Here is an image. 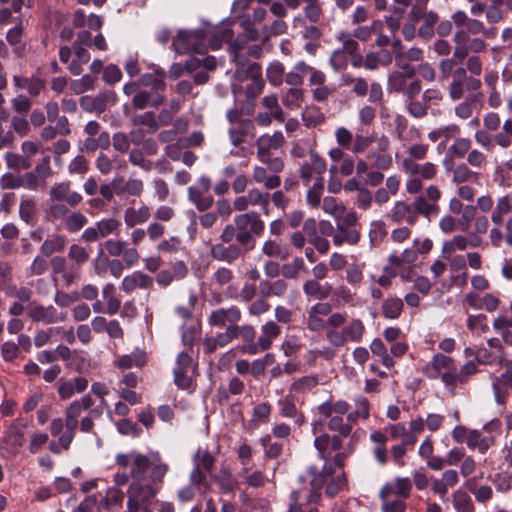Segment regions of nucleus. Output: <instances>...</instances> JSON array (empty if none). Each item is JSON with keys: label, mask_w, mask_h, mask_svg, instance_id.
Segmentation results:
<instances>
[{"label": "nucleus", "mask_w": 512, "mask_h": 512, "mask_svg": "<svg viewBox=\"0 0 512 512\" xmlns=\"http://www.w3.org/2000/svg\"><path fill=\"white\" fill-rule=\"evenodd\" d=\"M115 463L130 468L132 482L127 490V508L140 510L143 506H151L169 470L159 453L142 454L132 450L117 454Z\"/></svg>", "instance_id": "1"}, {"label": "nucleus", "mask_w": 512, "mask_h": 512, "mask_svg": "<svg viewBox=\"0 0 512 512\" xmlns=\"http://www.w3.org/2000/svg\"><path fill=\"white\" fill-rule=\"evenodd\" d=\"M314 446L319 458L325 461L323 469L318 472L316 468H310L312 475L311 486L314 489H322L326 484V494L330 497L336 495L346 483L342 471L349 451H340L343 448V440L339 435L322 433L314 439Z\"/></svg>", "instance_id": "2"}, {"label": "nucleus", "mask_w": 512, "mask_h": 512, "mask_svg": "<svg viewBox=\"0 0 512 512\" xmlns=\"http://www.w3.org/2000/svg\"><path fill=\"white\" fill-rule=\"evenodd\" d=\"M265 230V224L256 212L242 213L234 218V225L228 224L223 229L220 239L222 243L232 244L236 239L239 246L246 251L253 250L256 244L254 236H260Z\"/></svg>", "instance_id": "3"}, {"label": "nucleus", "mask_w": 512, "mask_h": 512, "mask_svg": "<svg viewBox=\"0 0 512 512\" xmlns=\"http://www.w3.org/2000/svg\"><path fill=\"white\" fill-rule=\"evenodd\" d=\"M94 404L90 395H85L80 399L74 400L66 407L65 415V431L60 435V442L64 446L65 451L70 448V445L75 437L76 429L79 425V418L82 414L89 410Z\"/></svg>", "instance_id": "4"}, {"label": "nucleus", "mask_w": 512, "mask_h": 512, "mask_svg": "<svg viewBox=\"0 0 512 512\" xmlns=\"http://www.w3.org/2000/svg\"><path fill=\"white\" fill-rule=\"evenodd\" d=\"M428 146L423 144H414L409 148V156L404 158L401 163L402 170L409 176L419 175L423 179L432 180L437 175V166L432 162L423 164L417 163L426 157Z\"/></svg>", "instance_id": "5"}, {"label": "nucleus", "mask_w": 512, "mask_h": 512, "mask_svg": "<svg viewBox=\"0 0 512 512\" xmlns=\"http://www.w3.org/2000/svg\"><path fill=\"white\" fill-rule=\"evenodd\" d=\"M244 50V40L241 37H238L230 45L232 58L237 64L232 82V90L235 95L242 92L244 90L243 84L245 82H249L252 78V70H254V66H260L257 63H245L243 61V56L245 54Z\"/></svg>", "instance_id": "6"}, {"label": "nucleus", "mask_w": 512, "mask_h": 512, "mask_svg": "<svg viewBox=\"0 0 512 512\" xmlns=\"http://www.w3.org/2000/svg\"><path fill=\"white\" fill-rule=\"evenodd\" d=\"M442 193L436 185H430L425 189V193L418 195L411 203L416 217L419 215L425 218L437 215L440 207L437 202L441 199Z\"/></svg>", "instance_id": "7"}, {"label": "nucleus", "mask_w": 512, "mask_h": 512, "mask_svg": "<svg viewBox=\"0 0 512 512\" xmlns=\"http://www.w3.org/2000/svg\"><path fill=\"white\" fill-rule=\"evenodd\" d=\"M173 374L174 382L179 388L190 392L194 390L195 366L192 357L188 353L181 352L178 354Z\"/></svg>", "instance_id": "8"}, {"label": "nucleus", "mask_w": 512, "mask_h": 512, "mask_svg": "<svg viewBox=\"0 0 512 512\" xmlns=\"http://www.w3.org/2000/svg\"><path fill=\"white\" fill-rule=\"evenodd\" d=\"M204 39L205 33L202 30L180 31L173 40V46L179 54L187 52L202 54L207 51Z\"/></svg>", "instance_id": "9"}, {"label": "nucleus", "mask_w": 512, "mask_h": 512, "mask_svg": "<svg viewBox=\"0 0 512 512\" xmlns=\"http://www.w3.org/2000/svg\"><path fill=\"white\" fill-rule=\"evenodd\" d=\"M453 41L455 43L454 57L460 60L466 58L469 53H481L487 48V43L483 38H471L463 29L454 33Z\"/></svg>", "instance_id": "10"}, {"label": "nucleus", "mask_w": 512, "mask_h": 512, "mask_svg": "<svg viewBox=\"0 0 512 512\" xmlns=\"http://www.w3.org/2000/svg\"><path fill=\"white\" fill-rule=\"evenodd\" d=\"M27 315L32 322H41L46 325L64 322L67 319L66 312H58L53 305L45 306L36 302L28 305Z\"/></svg>", "instance_id": "11"}, {"label": "nucleus", "mask_w": 512, "mask_h": 512, "mask_svg": "<svg viewBox=\"0 0 512 512\" xmlns=\"http://www.w3.org/2000/svg\"><path fill=\"white\" fill-rule=\"evenodd\" d=\"M270 193L262 192L258 188L250 189L246 195L235 198L233 207L236 211L243 212L250 206H260L265 215H269Z\"/></svg>", "instance_id": "12"}, {"label": "nucleus", "mask_w": 512, "mask_h": 512, "mask_svg": "<svg viewBox=\"0 0 512 512\" xmlns=\"http://www.w3.org/2000/svg\"><path fill=\"white\" fill-rule=\"evenodd\" d=\"M264 111L257 115V123L260 126H269L275 119L279 124L284 122V113L278 103V97L275 94L265 96L261 101Z\"/></svg>", "instance_id": "13"}, {"label": "nucleus", "mask_w": 512, "mask_h": 512, "mask_svg": "<svg viewBox=\"0 0 512 512\" xmlns=\"http://www.w3.org/2000/svg\"><path fill=\"white\" fill-rule=\"evenodd\" d=\"M210 188L211 180L208 177H201L196 186L188 188V199L195 204L199 211L208 210L214 203L212 196L205 195Z\"/></svg>", "instance_id": "14"}, {"label": "nucleus", "mask_w": 512, "mask_h": 512, "mask_svg": "<svg viewBox=\"0 0 512 512\" xmlns=\"http://www.w3.org/2000/svg\"><path fill=\"white\" fill-rule=\"evenodd\" d=\"M348 318L345 312H334L327 319L326 340L335 348L344 347L346 342L343 338L340 327L346 323Z\"/></svg>", "instance_id": "15"}, {"label": "nucleus", "mask_w": 512, "mask_h": 512, "mask_svg": "<svg viewBox=\"0 0 512 512\" xmlns=\"http://www.w3.org/2000/svg\"><path fill=\"white\" fill-rule=\"evenodd\" d=\"M52 202H66L70 207H75L82 202V196L76 191H71V183L62 181L52 185L48 192Z\"/></svg>", "instance_id": "16"}, {"label": "nucleus", "mask_w": 512, "mask_h": 512, "mask_svg": "<svg viewBox=\"0 0 512 512\" xmlns=\"http://www.w3.org/2000/svg\"><path fill=\"white\" fill-rule=\"evenodd\" d=\"M52 273L55 275H61V280L66 287H69L81 278V272L78 268H73L71 264L67 263V260L63 256H53L50 260Z\"/></svg>", "instance_id": "17"}, {"label": "nucleus", "mask_w": 512, "mask_h": 512, "mask_svg": "<svg viewBox=\"0 0 512 512\" xmlns=\"http://www.w3.org/2000/svg\"><path fill=\"white\" fill-rule=\"evenodd\" d=\"M321 489H314L311 486V491H293L290 495L291 503L288 512H318L314 507L306 509L307 504L318 502L320 498Z\"/></svg>", "instance_id": "18"}, {"label": "nucleus", "mask_w": 512, "mask_h": 512, "mask_svg": "<svg viewBox=\"0 0 512 512\" xmlns=\"http://www.w3.org/2000/svg\"><path fill=\"white\" fill-rule=\"evenodd\" d=\"M454 369V360L449 356L438 353L434 355L430 363L423 367L422 371L429 379L434 380L441 377L443 381V374L445 372L453 373Z\"/></svg>", "instance_id": "19"}, {"label": "nucleus", "mask_w": 512, "mask_h": 512, "mask_svg": "<svg viewBox=\"0 0 512 512\" xmlns=\"http://www.w3.org/2000/svg\"><path fill=\"white\" fill-rule=\"evenodd\" d=\"M242 312L236 305L228 308H219L211 312L208 323L211 326L224 327L226 325H237L241 320Z\"/></svg>", "instance_id": "20"}, {"label": "nucleus", "mask_w": 512, "mask_h": 512, "mask_svg": "<svg viewBox=\"0 0 512 512\" xmlns=\"http://www.w3.org/2000/svg\"><path fill=\"white\" fill-rule=\"evenodd\" d=\"M412 491V482L406 477H397L393 482H388L382 486L379 496H388L396 499H407Z\"/></svg>", "instance_id": "21"}, {"label": "nucleus", "mask_w": 512, "mask_h": 512, "mask_svg": "<svg viewBox=\"0 0 512 512\" xmlns=\"http://www.w3.org/2000/svg\"><path fill=\"white\" fill-rule=\"evenodd\" d=\"M115 101V94L113 92L99 93L96 96H83L80 98V106L84 111L90 113L103 112L108 104Z\"/></svg>", "instance_id": "22"}, {"label": "nucleus", "mask_w": 512, "mask_h": 512, "mask_svg": "<svg viewBox=\"0 0 512 512\" xmlns=\"http://www.w3.org/2000/svg\"><path fill=\"white\" fill-rule=\"evenodd\" d=\"M154 279L142 271H134L125 276L121 282V289L131 294L136 289L149 290L153 287Z\"/></svg>", "instance_id": "23"}, {"label": "nucleus", "mask_w": 512, "mask_h": 512, "mask_svg": "<svg viewBox=\"0 0 512 512\" xmlns=\"http://www.w3.org/2000/svg\"><path fill=\"white\" fill-rule=\"evenodd\" d=\"M478 372V363L476 360L466 362L459 371L454 369L453 373L445 372L443 374V383L447 386L457 384H466L470 376Z\"/></svg>", "instance_id": "24"}, {"label": "nucleus", "mask_w": 512, "mask_h": 512, "mask_svg": "<svg viewBox=\"0 0 512 512\" xmlns=\"http://www.w3.org/2000/svg\"><path fill=\"white\" fill-rule=\"evenodd\" d=\"M387 217L394 223H400L404 221L409 225H414L418 220L413 210L412 204L406 203L405 201H396Z\"/></svg>", "instance_id": "25"}, {"label": "nucleus", "mask_w": 512, "mask_h": 512, "mask_svg": "<svg viewBox=\"0 0 512 512\" xmlns=\"http://www.w3.org/2000/svg\"><path fill=\"white\" fill-rule=\"evenodd\" d=\"M210 255L215 260L232 263L242 255V250L237 244L225 246L224 243H216L211 245Z\"/></svg>", "instance_id": "26"}, {"label": "nucleus", "mask_w": 512, "mask_h": 512, "mask_svg": "<svg viewBox=\"0 0 512 512\" xmlns=\"http://www.w3.org/2000/svg\"><path fill=\"white\" fill-rule=\"evenodd\" d=\"M343 338L346 342L351 343H360L363 340V337L366 332L365 325L363 321L359 318H352L348 321L346 319V323L340 327Z\"/></svg>", "instance_id": "27"}, {"label": "nucleus", "mask_w": 512, "mask_h": 512, "mask_svg": "<svg viewBox=\"0 0 512 512\" xmlns=\"http://www.w3.org/2000/svg\"><path fill=\"white\" fill-rule=\"evenodd\" d=\"M88 387V380L85 377H76L70 380H59L58 394L62 400L71 398L75 392L82 393Z\"/></svg>", "instance_id": "28"}, {"label": "nucleus", "mask_w": 512, "mask_h": 512, "mask_svg": "<svg viewBox=\"0 0 512 512\" xmlns=\"http://www.w3.org/2000/svg\"><path fill=\"white\" fill-rule=\"evenodd\" d=\"M144 184L140 179H128L124 177L114 178L115 194L118 196L129 195L139 197L143 192Z\"/></svg>", "instance_id": "29"}, {"label": "nucleus", "mask_w": 512, "mask_h": 512, "mask_svg": "<svg viewBox=\"0 0 512 512\" xmlns=\"http://www.w3.org/2000/svg\"><path fill=\"white\" fill-rule=\"evenodd\" d=\"M452 22L457 27H466L465 32H468V35H478L484 32V23L480 20L469 18L466 12L462 10L455 11L451 15Z\"/></svg>", "instance_id": "30"}, {"label": "nucleus", "mask_w": 512, "mask_h": 512, "mask_svg": "<svg viewBox=\"0 0 512 512\" xmlns=\"http://www.w3.org/2000/svg\"><path fill=\"white\" fill-rule=\"evenodd\" d=\"M284 143V136L280 131H275L272 135H262L257 140V157L271 154V150L279 149Z\"/></svg>", "instance_id": "31"}, {"label": "nucleus", "mask_w": 512, "mask_h": 512, "mask_svg": "<svg viewBox=\"0 0 512 512\" xmlns=\"http://www.w3.org/2000/svg\"><path fill=\"white\" fill-rule=\"evenodd\" d=\"M398 66L404 70V72H393L388 78V89L395 92H403L406 87L407 79L412 78L415 74V69L412 66L398 63Z\"/></svg>", "instance_id": "32"}, {"label": "nucleus", "mask_w": 512, "mask_h": 512, "mask_svg": "<svg viewBox=\"0 0 512 512\" xmlns=\"http://www.w3.org/2000/svg\"><path fill=\"white\" fill-rule=\"evenodd\" d=\"M326 170L325 161L317 153H311L309 161L304 162L299 170L302 180L309 182L314 173L321 175Z\"/></svg>", "instance_id": "33"}, {"label": "nucleus", "mask_w": 512, "mask_h": 512, "mask_svg": "<svg viewBox=\"0 0 512 512\" xmlns=\"http://www.w3.org/2000/svg\"><path fill=\"white\" fill-rule=\"evenodd\" d=\"M150 216V209L147 205H142L139 208L127 207L124 211V222L127 227L134 228L147 222Z\"/></svg>", "instance_id": "34"}, {"label": "nucleus", "mask_w": 512, "mask_h": 512, "mask_svg": "<svg viewBox=\"0 0 512 512\" xmlns=\"http://www.w3.org/2000/svg\"><path fill=\"white\" fill-rule=\"evenodd\" d=\"M26 428L27 424H13L9 427V429L6 432L4 441L6 444L12 447L14 454L18 453L19 448L23 446L26 440Z\"/></svg>", "instance_id": "35"}, {"label": "nucleus", "mask_w": 512, "mask_h": 512, "mask_svg": "<svg viewBox=\"0 0 512 512\" xmlns=\"http://www.w3.org/2000/svg\"><path fill=\"white\" fill-rule=\"evenodd\" d=\"M495 444V437L484 436L479 430H470L467 446L470 449L478 450L481 454L486 453Z\"/></svg>", "instance_id": "36"}, {"label": "nucleus", "mask_w": 512, "mask_h": 512, "mask_svg": "<svg viewBox=\"0 0 512 512\" xmlns=\"http://www.w3.org/2000/svg\"><path fill=\"white\" fill-rule=\"evenodd\" d=\"M360 241V232L357 229L343 228L336 225L333 234V244L340 247L344 244L356 245Z\"/></svg>", "instance_id": "37"}, {"label": "nucleus", "mask_w": 512, "mask_h": 512, "mask_svg": "<svg viewBox=\"0 0 512 512\" xmlns=\"http://www.w3.org/2000/svg\"><path fill=\"white\" fill-rule=\"evenodd\" d=\"M66 246V237L61 234L49 235L42 243L40 252L43 256L49 257L54 253L62 252Z\"/></svg>", "instance_id": "38"}, {"label": "nucleus", "mask_w": 512, "mask_h": 512, "mask_svg": "<svg viewBox=\"0 0 512 512\" xmlns=\"http://www.w3.org/2000/svg\"><path fill=\"white\" fill-rule=\"evenodd\" d=\"M324 192V178L319 176L306 192V204L310 209H318L322 204Z\"/></svg>", "instance_id": "39"}, {"label": "nucleus", "mask_w": 512, "mask_h": 512, "mask_svg": "<svg viewBox=\"0 0 512 512\" xmlns=\"http://www.w3.org/2000/svg\"><path fill=\"white\" fill-rule=\"evenodd\" d=\"M370 440L376 445L373 450V455L377 462L381 465L387 462V449L386 443L388 438L386 434L380 430L374 431L370 434Z\"/></svg>", "instance_id": "40"}, {"label": "nucleus", "mask_w": 512, "mask_h": 512, "mask_svg": "<svg viewBox=\"0 0 512 512\" xmlns=\"http://www.w3.org/2000/svg\"><path fill=\"white\" fill-rule=\"evenodd\" d=\"M370 416V403L364 396H358L354 400V410L347 414L346 419L356 424L360 419L367 420Z\"/></svg>", "instance_id": "41"}, {"label": "nucleus", "mask_w": 512, "mask_h": 512, "mask_svg": "<svg viewBox=\"0 0 512 512\" xmlns=\"http://www.w3.org/2000/svg\"><path fill=\"white\" fill-rule=\"evenodd\" d=\"M281 333L280 327L274 321H268L261 327L260 340L261 351L269 349L274 339Z\"/></svg>", "instance_id": "42"}, {"label": "nucleus", "mask_w": 512, "mask_h": 512, "mask_svg": "<svg viewBox=\"0 0 512 512\" xmlns=\"http://www.w3.org/2000/svg\"><path fill=\"white\" fill-rule=\"evenodd\" d=\"M317 409L319 414L324 417H330L333 414L342 416L348 414L350 404L345 400L326 401L320 404Z\"/></svg>", "instance_id": "43"}, {"label": "nucleus", "mask_w": 512, "mask_h": 512, "mask_svg": "<svg viewBox=\"0 0 512 512\" xmlns=\"http://www.w3.org/2000/svg\"><path fill=\"white\" fill-rule=\"evenodd\" d=\"M512 210V196L504 195L496 202V207L492 211L491 220L497 225L501 226L504 223V216Z\"/></svg>", "instance_id": "44"}, {"label": "nucleus", "mask_w": 512, "mask_h": 512, "mask_svg": "<svg viewBox=\"0 0 512 512\" xmlns=\"http://www.w3.org/2000/svg\"><path fill=\"white\" fill-rule=\"evenodd\" d=\"M452 504L457 512H475V505L469 494L462 490H455L451 494Z\"/></svg>", "instance_id": "45"}, {"label": "nucleus", "mask_w": 512, "mask_h": 512, "mask_svg": "<svg viewBox=\"0 0 512 512\" xmlns=\"http://www.w3.org/2000/svg\"><path fill=\"white\" fill-rule=\"evenodd\" d=\"M252 70V78L249 82H247L245 89V94L247 98L254 99L256 98L264 88V80L261 74V67L254 66Z\"/></svg>", "instance_id": "46"}, {"label": "nucleus", "mask_w": 512, "mask_h": 512, "mask_svg": "<svg viewBox=\"0 0 512 512\" xmlns=\"http://www.w3.org/2000/svg\"><path fill=\"white\" fill-rule=\"evenodd\" d=\"M67 257L72 261L71 266L73 268H78V271L82 273L81 267L89 260L90 252L87 248L81 245L72 244L69 247Z\"/></svg>", "instance_id": "47"}, {"label": "nucleus", "mask_w": 512, "mask_h": 512, "mask_svg": "<svg viewBox=\"0 0 512 512\" xmlns=\"http://www.w3.org/2000/svg\"><path fill=\"white\" fill-rule=\"evenodd\" d=\"M404 308V303L401 298L388 297L381 305L382 315L387 319H397L401 315Z\"/></svg>", "instance_id": "48"}, {"label": "nucleus", "mask_w": 512, "mask_h": 512, "mask_svg": "<svg viewBox=\"0 0 512 512\" xmlns=\"http://www.w3.org/2000/svg\"><path fill=\"white\" fill-rule=\"evenodd\" d=\"M305 262L302 257H294L292 261L281 265V275L285 280L298 279L300 273L305 270Z\"/></svg>", "instance_id": "49"}, {"label": "nucleus", "mask_w": 512, "mask_h": 512, "mask_svg": "<svg viewBox=\"0 0 512 512\" xmlns=\"http://www.w3.org/2000/svg\"><path fill=\"white\" fill-rule=\"evenodd\" d=\"M327 418L329 419L327 428L332 432H337L336 435H339L341 439L351 434L354 423L349 422L347 419L344 421L343 417L339 415H331Z\"/></svg>", "instance_id": "50"}, {"label": "nucleus", "mask_w": 512, "mask_h": 512, "mask_svg": "<svg viewBox=\"0 0 512 512\" xmlns=\"http://www.w3.org/2000/svg\"><path fill=\"white\" fill-rule=\"evenodd\" d=\"M115 290L112 283L106 284L102 289V296L106 300L105 313L109 315H115L121 307V300L115 295Z\"/></svg>", "instance_id": "51"}, {"label": "nucleus", "mask_w": 512, "mask_h": 512, "mask_svg": "<svg viewBox=\"0 0 512 512\" xmlns=\"http://www.w3.org/2000/svg\"><path fill=\"white\" fill-rule=\"evenodd\" d=\"M309 70L310 65L304 61L299 62L290 72L285 74V82L290 86H294L293 88H297V86H300L303 83V78L308 74Z\"/></svg>", "instance_id": "52"}, {"label": "nucleus", "mask_w": 512, "mask_h": 512, "mask_svg": "<svg viewBox=\"0 0 512 512\" xmlns=\"http://www.w3.org/2000/svg\"><path fill=\"white\" fill-rule=\"evenodd\" d=\"M259 442L264 449V456L267 459H276L283 452V442L272 441V437L270 434H267L260 438Z\"/></svg>", "instance_id": "53"}, {"label": "nucleus", "mask_w": 512, "mask_h": 512, "mask_svg": "<svg viewBox=\"0 0 512 512\" xmlns=\"http://www.w3.org/2000/svg\"><path fill=\"white\" fill-rule=\"evenodd\" d=\"M495 400L498 404L504 405L512 391V382L495 377L492 383Z\"/></svg>", "instance_id": "54"}, {"label": "nucleus", "mask_w": 512, "mask_h": 512, "mask_svg": "<svg viewBox=\"0 0 512 512\" xmlns=\"http://www.w3.org/2000/svg\"><path fill=\"white\" fill-rule=\"evenodd\" d=\"M468 247V238L463 235H455L451 240L445 241L442 246V254L450 258L457 250H465Z\"/></svg>", "instance_id": "55"}, {"label": "nucleus", "mask_w": 512, "mask_h": 512, "mask_svg": "<svg viewBox=\"0 0 512 512\" xmlns=\"http://www.w3.org/2000/svg\"><path fill=\"white\" fill-rule=\"evenodd\" d=\"M262 253L269 258L285 260L289 256L288 249L274 240H266L262 245Z\"/></svg>", "instance_id": "56"}, {"label": "nucleus", "mask_w": 512, "mask_h": 512, "mask_svg": "<svg viewBox=\"0 0 512 512\" xmlns=\"http://www.w3.org/2000/svg\"><path fill=\"white\" fill-rule=\"evenodd\" d=\"M146 363V355L142 351H135L130 355H122L117 361L116 365L120 369H129L133 365L142 367Z\"/></svg>", "instance_id": "57"}, {"label": "nucleus", "mask_w": 512, "mask_h": 512, "mask_svg": "<svg viewBox=\"0 0 512 512\" xmlns=\"http://www.w3.org/2000/svg\"><path fill=\"white\" fill-rule=\"evenodd\" d=\"M418 258V250L412 244V246L406 248L400 255L391 254L388 261L393 266H401L403 264H411Z\"/></svg>", "instance_id": "58"}, {"label": "nucleus", "mask_w": 512, "mask_h": 512, "mask_svg": "<svg viewBox=\"0 0 512 512\" xmlns=\"http://www.w3.org/2000/svg\"><path fill=\"white\" fill-rule=\"evenodd\" d=\"M418 18H422L423 24L419 28V36L423 38H431L434 34V26L438 22V15L433 11L425 12L423 15L420 14Z\"/></svg>", "instance_id": "59"}, {"label": "nucleus", "mask_w": 512, "mask_h": 512, "mask_svg": "<svg viewBox=\"0 0 512 512\" xmlns=\"http://www.w3.org/2000/svg\"><path fill=\"white\" fill-rule=\"evenodd\" d=\"M125 494L118 487H110L106 491L105 497L102 499V505L107 508L122 507L124 502Z\"/></svg>", "instance_id": "60"}, {"label": "nucleus", "mask_w": 512, "mask_h": 512, "mask_svg": "<svg viewBox=\"0 0 512 512\" xmlns=\"http://www.w3.org/2000/svg\"><path fill=\"white\" fill-rule=\"evenodd\" d=\"M240 477L243 479L245 484L253 488L262 487L267 480L263 472L251 471L249 467H243L241 469Z\"/></svg>", "instance_id": "61"}, {"label": "nucleus", "mask_w": 512, "mask_h": 512, "mask_svg": "<svg viewBox=\"0 0 512 512\" xmlns=\"http://www.w3.org/2000/svg\"><path fill=\"white\" fill-rule=\"evenodd\" d=\"M87 222L86 216L81 211H73L69 212L63 224L67 231L75 233L81 230Z\"/></svg>", "instance_id": "62"}, {"label": "nucleus", "mask_w": 512, "mask_h": 512, "mask_svg": "<svg viewBox=\"0 0 512 512\" xmlns=\"http://www.w3.org/2000/svg\"><path fill=\"white\" fill-rule=\"evenodd\" d=\"M22 35L23 27L21 23L8 30L6 34L7 42L13 47L14 53L18 56H21L24 50V46L22 44Z\"/></svg>", "instance_id": "63"}, {"label": "nucleus", "mask_w": 512, "mask_h": 512, "mask_svg": "<svg viewBox=\"0 0 512 512\" xmlns=\"http://www.w3.org/2000/svg\"><path fill=\"white\" fill-rule=\"evenodd\" d=\"M491 481L500 493H508L512 490V473L507 471L498 472Z\"/></svg>", "instance_id": "64"}]
</instances>
